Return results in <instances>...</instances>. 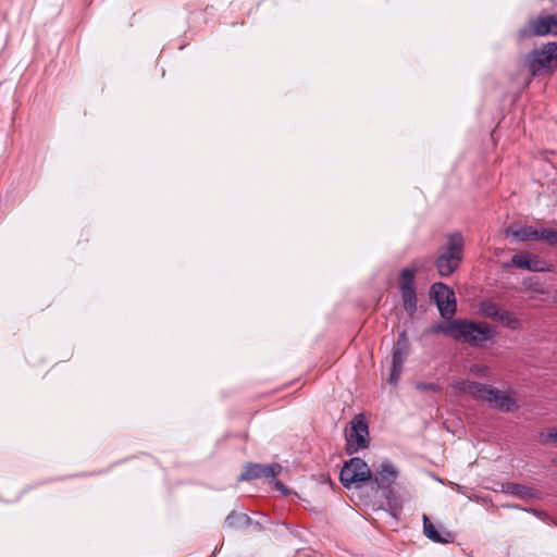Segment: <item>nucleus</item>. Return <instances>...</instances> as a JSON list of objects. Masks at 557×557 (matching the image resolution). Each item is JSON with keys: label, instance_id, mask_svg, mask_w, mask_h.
Here are the masks:
<instances>
[{"label": "nucleus", "instance_id": "nucleus-1", "mask_svg": "<svg viewBox=\"0 0 557 557\" xmlns=\"http://www.w3.org/2000/svg\"><path fill=\"white\" fill-rule=\"evenodd\" d=\"M465 240L460 233L446 236V243L440 248L435 259V267L440 276L451 275L463 259Z\"/></svg>", "mask_w": 557, "mask_h": 557}, {"label": "nucleus", "instance_id": "nucleus-2", "mask_svg": "<svg viewBox=\"0 0 557 557\" xmlns=\"http://www.w3.org/2000/svg\"><path fill=\"white\" fill-rule=\"evenodd\" d=\"M494 337V331L485 322L456 320L455 341L472 347L483 346Z\"/></svg>", "mask_w": 557, "mask_h": 557}, {"label": "nucleus", "instance_id": "nucleus-3", "mask_svg": "<svg viewBox=\"0 0 557 557\" xmlns=\"http://www.w3.org/2000/svg\"><path fill=\"white\" fill-rule=\"evenodd\" d=\"M369 429L363 416H355L346 429V453L354 455L368 447Z\"/></svg>", "mask_w": 557, "mask_h": 557}, {"label": "nucleus", "instance_id": "nucleus-4", "mask_svg": "<svg viewBox=\"0 0 557 557\" xmlns=\"http://www.w3.org/2000/svg\"><path fill=\"white\" fill-rule=\"evenodd\" d=\"M371 470L361 458L354 457L344 463L339 479L342 484L349 488L352 485L371 480Z\"/></svg>", "mask_w": 557, "mask_h": 557}, {"label": "nucleus", "instance_id": "nucleus-5", "mask_svg": "<svg viewBox=\"0 0 557 557\" xmlns=\"http://www.w3.org/2000/svg\"><path fill=\"white\" fill-rule=\"evenodd\" d=\"M557 59V44H547L541 50H534L527 57V66L529 71L536 75L548 69Z\"/></svg>", "mask_w": 557, "mask_h": 557}, {"label": "nucleus", "instance_id": "nucleus-6", "mask_svg": "<svg viewBox=\"0 0 557 557\" xmlns=\"http://www.w3.org/2000/svg\"><path fill=\"white\" fill-rule=\"evenodd\" d=\"M431 294L443 318H450L456 312L455 293L446 284L434 283L431 287Z\"/></svg>", "mask_w": 557, "mask_h": 557}, {"label": "nucleus", "instance_id": "nucleus-7", "mask_svg": "<svg viewBox=\"0 0 557 557\" xmlns=\"http://www.w3.org/2000/svg\"><path fill=\"white\" fill-rule=\"evenodd\" d=\"M400 287L404 308L410 314L417 309V296L414 287V271L404 269L400 274Z\"/></svg>", "mask_w": 557, "mask_h": 557}, {"label": "nucleus", "instance_id": "nucleus-8", "mask_svg": "<svg viewBox=\"0 0 557 557\" xmlns=\"http://www.w3.org/2000/svg\"><path fill=\"white\" fill-rule=\"evenodd\" d=\"M484 401L493 409L510 412L518 408L517 401L505 392H500L493 386H488Z\"/></svg>", "mask_w": 557, "mask_h": 557}, {"label": "nucleus", "instance_id": "nucleus-9", "mask_svg": "<svg viewBox=\"0 0 557 557\" xmlns=\"http://www.w3.org/2000/svg\"><path fill=\"white\" fill-rule=\"evenodd\" d=\"M282 470L278 463L261 465V463H247L244 471L239 475V481H250L258 478L274 479Z\"/></svg>", "mask_w": 557, "mask_h": 557}, {"label": "nucleus", "instance_id": "nucleus-10", "mask_svg": "<svg viewBox=\"0 0 557 557\" xmlns=\"http://www.w3.org/2000/svg\"><path fill=\"white\" fill-rule=\"evenodd\" d=\"M397 476V468L391 461L385 460L376 469L372 481L377 488L388 490L395 483Z\"/></svg>", "mask_w": 557, "mask_h": 557}, {"label": "nucleus", "instance_id": "nucleus-11", "mask_svg": "<svg viewBox=\"0 0 557 557\" xmlns=\"http://www.w3.org/2000/svg\"><path fill=\"white\" fill-rule=\"evenodd\" d=\"M530 30L533 35H557V15L541 16L529 23Z\"/></svg>", "mask_w": 557, "mask_h": 557}, {"label": "nucleus", "instance_id": "nucleus-12", "mask_svg": "<svg viewBox=\"0 0 557 557\" xmlns=\"http://www.w3.org/2000/svg\"><path fill=\"white\" fill-rule=\"evenodd\" d=\"M511 265L533 272H543L547 270L543 261L531 257L529 253H516L511 258Z\"/></svg>", "mask_w": 557, "mask_h": 557}, {"label": "nucleus", "instance_id": "nucleus-13", "mask_svg": "<svg viewBox=\"0 0 557 557\" xmlns=\"http://www.w3.org/2000/svg\"><path fill=\"white\" fill-rule=\"evenodd\" d=\"M423 533L424 535L434 543H449L453 541V535L446 530L440 531L429 519L426 515H423Z\"/></svg>", "mask_w": 557, "mask_h": 557}, {"label": "nucleus", "instance_id": "nucleus-14", "mask_svg": "<svg viewBox=\"0 0 557 557\" xmlns=\"http://www.w3.org/2000/svg\"><path fill=\"white\" fill-rule=\"evenodd\" d=\"M503 492L515 495L521 499H531L536 497L537 492L530 486L518 483H507L503 485Z\"/></svg>", "mask_w": 557, "mask_h": 557}, {"label": "nucleus", "instance_id": "nucleus-15", "mask_svg": "<svg viewBox=\"0 0 557 557\" xmlns=\"http://www.w3.org/2000/svg\"><path fill=\"white\" fill-rule=\"evenodd\" d=\"M408 355V343L405 332L399 334L397 344L393 348L392 364L401 366Z\"/></svg>", "mask_w": 557, "mask_h": 557}, {"label": "nucleus", "instance_id": "nucleus-16", "mask_svg": "<svg viewBox=\"0 0 557 557\" xmlns=\"http://www.w3.org/2000/svg\"><path fill=\"white\" fill-rule=\"evenodd\" d=\"M251 520L246 513L232 511L225 519V528L233 530L245 529L250 524Z\"/></svg>", "mask_w": 557, "mask_h": 557}, {"label": "nucleus", "instance_id": "nucleus-17", "mask_svg": "<svg viewBox=\"0 0 557 557\" xmlns=\"http://www.w3.org/2000/svg\"><path fill=\"white\" fill-rule=\"evenodd\" d=\"M503 309L493 300L486 299L481 301L479 312L481 315L497 321Z\"/></svg>", "mask_w": 557, "mask_h": 557}, {"label": "nucleus", "instance_id": "nucleus-18", "mask_svg": "<svg viewBox=\"0 0 557 557\" xmlns=\"http://www.w3.org/2000/svg\"><path fill=\"white\" fill-rule=\"evenodd\" d=\"M506 233L519 242L537 240L539 230L532 226H522L517 230H507Z\"/></svg>", "mask_w": 557, "mask_h": 557}, {"label": "nucleus", "instance_id": "nucleus-19", "mask_svg": "<svg viewBox=\"0 0 557 557\" xmlns=\"http://www.w3.org/2000/svg\"><path fill=\"white\" fill-rule=\"evenodd\" d=\"M505 327L510 330H518L521 326V320L515 315L513 312L503 309L498 320Z\"/></svg>", "mask_w": 557, "mask_h": 557}, {"label": "nucleus", "instance_id": "nucleus-20", "mask_svg": "<svg viewBox=\"0 0 557 557\" xmlns=\"http://www.w3.org/2000/svg\"><path fill=\"white\" fill-rule=\"evenodd\" d=\"M488 386L487 384L470 381L466 394L471 395L475 399L484 400Z\"/></svg>", "mask_w": 557, "mask_h": 557}, {"label": "nucleus", "instance_id": "nucleus-21", "mask_svg": "<svg viewBox=\"0 0 557 557\" xmlns=\"http://www.w3.org/2000/svg\"><path fill=\"white\" fill-rule=\"evenodd\" d=\"M488 386L487 384L470 381L466 394L471 395L475 399L484 400Z\"/></svg>", "mask_w": 557, "mask_h": 557}, {"label": "nucleus", "instance_id": "nucleus-22", "mask_svg": "<svg viewBox=\"0 0 557 557\" xmlns=\"http://www.w3.org/2000/svg\"><path fill=\"white\" fill-rule=\"evenodd\" d=\"M537 240H543L550 246H557V230H554V228L539 230Z\"/></svg>", "mask_w": 557, "mask_h": 557}, {"label": "nucleus", "instance_id": "nucleus-23", "mask_svg": "<svg viewBox=\"0 0 557 557\" xmlns=\"http://www.w3.org/2000/svg\"><path fill=\"white\" fill-rule=\"evenodd\" d=\"M430 332L431 333H443L451 338H455L456 320H454L453 322H450L446 325L436 324L431 327Z\"/></svg>", "mask_w": 557, "mask_h": 557}, {"label": "nucleus", "instance_id": "nucleus-24", "mask_svg": "<svg viewBox=\"0 0 557 557\" xmlns=\"http://www.w3.org/2000/svg\"><path fill=\"white\" fill-rule=\"evenodd\" d=\"M469 372L478 377H486L488 374V367L475 363L469 368Z\"/></svg>", "mask_w": 557, "mask_h": 557}, {"label": "nucleus", "instance_id": "nucleus-25", "mask_svg": "<svg viewBox=\"0 0 557 557\" xmlns=\"http://www.w3.org/2000/svg\"><path fill=\"white\" fill-rule=\"evenodd\" d=\"M469 383H470L469 380L457 379V380L453 381L450 386L456 392L466 394Z\"/></svg>", "mask_w": 557, "mask_h": 557}, {"label": "nucleus", "instance_id": "nucleus-26", "mask_svg": "<svg viewBox=\"0 0 557 557\" xmlns=\"http://www.w3.org/2000/svg\"><path fill=\"white\" fill-rule=\"evenodd\" d=\"M401 371H403V367L401 366H393L392 364V370H391V375H389V383L395 385L397 384L398 380H399V376L401 374Z\"/></svg>", "mask_w": 557, "mask_h": 557}, {"label": "nucleus", "instance_id": "nucleus-27", "mask_svg": "<svg viewBox=\"0 0 557 557\" xmlns=\"http://www.w3.org/2000/svg\"><path fill=\"white\" fill-rule=\"evenodd\" d=\"M417 387L419 389H424V391H433V392L441 391V387L437 384H434V383H418Z\"/></svg>", "mask_w": 557, "mask_h": 557}, {"label": "nucleus", "instance_id": "nucleus-28", "mask_svg": "<svg viewBox=\"0 0 557 557\" xmlns=\"http://www.w3.org/2000/svg\"><path fill=\"white\" fill-rule=\"evenodd\" d=\"M273 485L275 490L280 491L283 494H289V490L278 480L272 479Z\"/></svg>", "mask_w": 557, "mask_h": 557}, {"label": "nucleus", "instance_id": "nucleus-29", "mask_svg": "<svg viewBox=\"0 0 557 557\" xmlns=\"http://www.w3.org/2000/svg\"><path fill=\"white\" fill-rule=\"evenodd\" d=\"M555 298L557 299V292H556Z\"/></svg>", "mask_w": 557, "mask_h": 557}]
</instances>
